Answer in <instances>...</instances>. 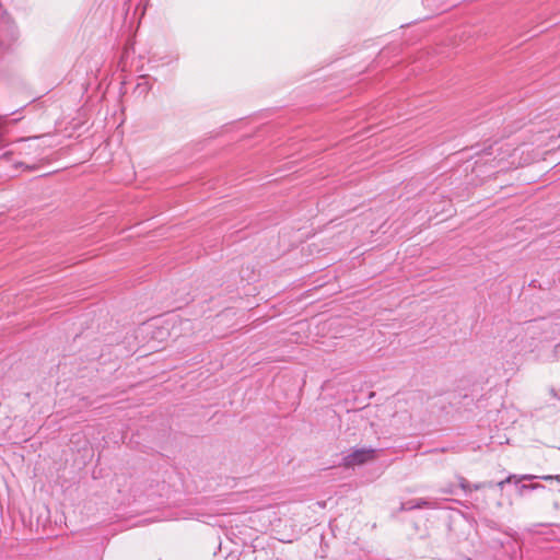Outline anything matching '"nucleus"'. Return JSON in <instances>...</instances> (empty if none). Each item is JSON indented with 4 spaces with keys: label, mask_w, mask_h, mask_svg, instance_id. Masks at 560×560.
<instances>
[{
    "label": "nucleus",
    "mask_w": 560,
    "mask_h": 560,
    "mask_svg": "<svg viewBox=\"0 0 560 560\" xmlns=\"http://www.w3.org/2000/svg\"><path fill=\"white\" fill-rule=\"evenodd\" d=\"M376 458V452L373 448H358L343 457L342 465L346 468H353L355 466L364 465Z\"/></svg>",
    "instance_id": "nucleus-1"
},
{
    "label": "nucleus",
    "mask_w": 560,
    "mask_h": 560,
    "mask_svg": "<svg viewBox=\"0 0 560 560\" xmlns=\"http://www.w3.org/2000/svg\"><path fill=\"white\" fill-rule=\"evenodd\" d=\"M537 330H540L542 337L540 341H549L555 339V335L558 332V328L551 320L548 319H539L530 322V325L527 326V334H532V339H535V335Z\"/></svg>",
    "instance_id": "nucleus-2"
},
{
    "label": "nucleus",
    "mask_w": 560,
    "mask_h": 560,
    "mask_svg": "<svg viewBox=\"0 0 560 560\" xmlns=\"http://www.w3.org/2000/svg\"><path fill=\"white\" fill-rule=\"evenodd\" d=\"M535 478H536V476L527 475V486H526L527 491L535 490L539 487L538 483L532 482V480H534Z\"/></svg>",
    "instance_id": "nucleus-3"
},
{
    "label": "nucleus",
    "mask_w": 560,
    "mask_h": 560,
    "mask_svg": "<svg viewBox=\"0 0 560 560\" xmlns=\"http://www.w3.org/2000/svg\"><path fill=\"white\" fill-rule=\"evenodd\" d=\"M541 478H542V479H545V480H551V479L560 480V476H559V475H557V476H550V475H548V476H544V477H541Z\"/></svg>",
    "instance_id": "nucleus-4"
}]
</instances>
